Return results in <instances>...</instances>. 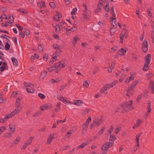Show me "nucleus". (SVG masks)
Wrapping results in <instances>:
<instances>
[{
  "mask_svg": "<svg viewBox=\"0 0 154 154\" xmlns=\"http://www.w3.org/2000/svg\"><path fill=\"white\" fill-rule=\"evenodd\" d=\"M132 103V101L131 100L122 103L120 106V108L122 110V112L125 113L129 110L132 109L131 106Z\"/></svg>",
  "mask_w": 154,
  "mask_h": 154,
  "instance_id": "1",
  "label": "nucleus"
},
{
  "mask_svg": "<svg viewBox=\"0 0 154 154\" xmlns=\"http://www.w3.org/2000/svg\"><path fill=\"white\" fill-rule=\"evenodd\" d=\"M66 66V61L65 60H62L61 61L57 63L53 66L54 69H57L60 70L63 68H64Z\"/></svg>",
  "mask_w": 154,
  "mask_h": 154,
  "instance_id": "2",
  "label": "nucleus"
},
{
  "mask_svg": "<svg viewBox=\"0 0 154 154\" xmlns=\"http://www.w3.org/2000/svg\"><path fill=\"white\" fill-rule=\"evenodd\" d=\"M91 121V119L90 116L88 117V118L87 119L85 122L83 123L82 125V134H84L87 131V128L89 125V123Z\"/></svg>",
  "mask_w": 154,
  "mask_h": 154,
  "instance_id": "3",
  "label": "nucleus"
},
{
  "mask_svg": "<svg viewBox=\"0 0 154 154\" xmlns=\"http://www.w3.org/2000/svg\"><path fill=\"white\" fill-rule=\"evenodd\" d=\"M103 121V118L102 116L94 120L93 122L90 125V129H92L94 126L95 127H98L101 124Z\"/></svg>",
  "mask_w": 154,
  "mask_h": 154,
  "instance_id": "4",
  "label": "nucleus"
},
{
  "mask_svg": "<svg viewBox=\"0 0 154 154\" xmlns=\"http://www.w3.org/2000/svg\"><path fill=\"white\" fill-rule=\"evenodd\" d=\"M91 17V11L90 10L86 12H83V17L81 20L82 21L86 22L88 21Z\"/></svg>",
  "mask_w": 154,
  "mask_h": 154,
  "instance_id": "5",
  "label": "nucleus"
},
{
  "mask_svg": "<svg viewBox=\"0 0 154 154\" xmlns=\"http://www.w3.org/2000/svg\"><path fill=\"white\" fill-rule=\"evenodd\" d=\"M112 146V143L107 142L104 143L101 146V150L103 151H105L108 149Z\"/></svg>",
  "mask_w": 154,
  "mask_h": 154,
  "instance_id": "6",
  "label": "nucleus"
},
{
  "mask_svg": "<svg viewBox=\"0 0 154 154\" xmlns=\"http://www.w3.org/2000/svg\"><path fill=\"white\" fill-rule=\"evenodd\" d=\"M57 98L58 100L62 102L65 104L70 103L71 104H73L72 102L70 101L69 100L65 99L64 97L60 95H57Z\"/></svg>",
  "mask_w": 154,
  "mask_h": 154,
  "instance_id": "7",
  "label": "nucleus"
},
{
  "mask_svg": "<svg viewBox=\"0 0 154 154\" xmlns=\"http://www.w3.org/2000/svg\"><path fill=\"white\" fill-rule=\"evenodd\" d=\"M151 103L150 102H149L148 103V105L147 106L148 111L146 112L144 116V118L145 119H146L147 118L148 116L149 113L151 111Z\"/></svg>",
  "mask_w": 154,
  "mask_h": 154,
  "instance_id": "8",
  "label": "nucleus"
},
{
  "mask_svg": "<svg viewBox=\"0 0 154 154\" xmlns=\"http://www.w3.org/2000/svg\"><path fill=\"white\" fill-rule=\"evenodd\" d=\"M148 45L147 41H144L143 43L142 46V49L143 52H146L148 49Z\"/></svg>",
  "mask_w": 154,
  "mask_h": 154,
  "instance_id": "9",
  "label": "nucleus"
},
{
  "mask_svg": "<svg viewBox=\"0 0 154 154\" xmlns=\"http://www.w3.org/2000/svg\"><path fill=\"white\" fill-rule=\"evenodd\" d=\"M53 107V106L51 104H45L40 106V109L42 111L51 109Z\"/></svg>",
  "mask_w": 154,
  "mask_h": 154,
  "instance_id": "10",
  "label": "nucleus"
},
{
  "mask_svg": "<svg viewBox=\"0 0 154 154\" xmlns=\"http://www.w3.org/2000/svg\"><path fill=\"white\" fill-rule=\"evenodd\" d=\"M21 109L15 108V109L10 113V117H13L14 116L19 114L20 112Z\"/></svg>",
  "mask_w": 154,
  "mask_h": 154,
  "instance_id": "11",
  "label": "nucleus"
},
{
  "mask_svg": "<svg viewBox=\"0 0 154 154\" xmlns=\"http://www.w3.org/2000/svg\"><path fill=\"white\" fill-rule=\"evenodd\" d=\"M110 21L111 24V26L117 28V22H116V19L115 18L111 17L110 18Z\"/></svg>",
  "mask_w": 154,
  "mask_h": 154,
  "instance_id": "12",
  "label": "nucleus"
},
{
  "mask_svg": "<svg viewBox=\"0 0 154 154\" xmlns=\"http://www.w3.org/2000/svg\"><path fill=\"white\" fill-rule=\"evenodd\" d=\"M20 97H17L16 99V102L15 103L14 105L15 108L18 109L20 108V109H22V106L20 105Z\"/></svg>",
  "mask_w": 154,
  "mask_h": 154,
  "instance_id": "13",
  "label": "nucleus"
},
{
  "mask_svg": "<svg viewBox=\"0 0 154 154\" xmlns=\"http://www.w3.org/2000/svg\"><path fill=\"white\" fill-rule=\"evenodd\" d=\"M126 91L127 92L125 94V95L128 97H130L132 96L134 94V92L133 89L131 88H130L128 87L127 89L126 90Z\"/></svg>",
  "mask_w": 154,
  "mask_h": 154,
  "instance_id": "14",
  "label": "nucleus"
},
{
  "mask_svg": "<svg viewBox=\"0 0 154 154\" xmlns=\"http://www.w3.org/2000/svg\"><path fill=\"white\" fill-rule=\"evenodd\" d=\"M54 138V135L53 134H50L48 137V139L46 142L47 144H50Z\"/></svg>",
  "mask_w": 154,
  "mask_h": 154,
  "instance_id": "15",
  "label": "nucleus"
},
{
  "mask_svg": "<svg viewBox=\"0 0 154 154\" xmlns=\"http://www.w3.org/2000/svg\"><path fill=\"white\" fill-rule=\"evenodd\" d=\"M89 143L87 141L85 142L82 143L80 145L78 146L76 149L77 150H78L80 149L84 148L85 146L88 145Z\"/></svg>",
  "mask_w": 154,
  "mask_h": 154,
  "instance_id": "16",
  "label": "nucleus"
},
{
  "mask_svg": "<svg viewBox=\"0 0 154 154\" xmlns=\"http://www.w3.org/2000/svg\"><path fill=\"white\" fill-rule=\"evenodd\" d=\"M83 101L81 100H75L73 101V104L77 106H80L83 103Z\"/></svg>",
  "mask_w": 154,
  "mask_h": 154,
  "instance_id": "17",
  "label": "nucleus"
},
{
  "mask_svg": "<svg viewBox=\"0 0 154 154\" xmlns=\"http://www.w3.org/2000/svg\"><path fill=\"white\" fill-rule=\"evenodd\" d=\"M149 87L152 93L154 94V82L152 81H150Z\"/></svg>",
  "mask_w": 154,
  "mask_h": 154,
  "instance_id": "18",
  "label": "nucleus"
},
{
  "mask_svg": "<svg viewBox=\"0 0 154 154\" xmlns=\"http://www.w3.org/2000/svg\"><path fill=\"white\" fill-rule=\"evenodd\" d=\"M126 53V51L124 50L123 48H121L120 50H119L117 54L121 56H122L125 54Z\"/></svg>",
  "mask_w": 154,
  "mask_h": 154,
  "instance_id": "19",
  "label": "nucleus"
},
{
  "mask_svg": "<svg viewBox=\"0 0 154 154\" xmlns=\"http://www.w3.org/2000/svg\"><path fill=\"white\" fill-rule=\"evenodd\" d=\"M141 122L142 121L140 119H138L136 121V123L133 126L132 128L133 129L137 128L140 126Z\"/></svg>",
  "mask_w": 154,
  "mask_h": 154,
  "instance_id": "20",
  "label": "nucleus"
},
{
  "mask_svg": "<svg viewBox=\"0 0 154 154\" xmlns=\"http://www.w3.org/2000/svg\"><path fill=\"white\" fill-rule=\"evenodd\" d=\"M61 15L60 14L57 12V14L54 16L53 18L56 21H58L60 20V18H61Z\"/></svg>",
  "mask_w": 154,
  "mask_h": 154,
  "instance_id": "21",
  "label": "nucleus"
},
{
  "mask_svg": "<svg viewBox=\"0 0 154 154\" xmlns=\"http://www.w3.org/2000/svg\"><path fill=\"white\" fill-rule=\"evenodd\" d=\"M139 82V80H138L135 81L132 83L131 86L129 87H128V88L133 90V89L137 85V84Z\"/></svg>",
  "mask_w": 154,
  "mask_h": 154,
  "instance_id": "22",
  "label": "nucleus"
},
{
  "mask_svg": "<svg viewBox=\"0 0 154 154\" xmlns=\"http://www.w3.org/2000/svg\"><path fill=\"white\" fill-rule=\"evenodd\" d=\"M113 87V83L107 84L103 87L106 91L107 90Z\"/></svg>",
  "mask_w": 154,
  "mask_h": 154,
  "instance_id": "23",
  "label": "nucleus"
},
{
  "mask_svg": "<svg viewBox=\"0 0 154 154\" xmlns=\"http://www.w3.org/2000/svg\"><path fill=\"white\" fill-rule=\"evenodd\" d=\"M116 139V138L115 136L110 135H109V141L110 142L112 143V145H113L114 141Z\"/></svg>",
  "mask_w": 154,
  "mask_h": 154,
  "instance_id": "24",
  "label": "nucleus"
},
{
  "mask_svg": "<svg viewBox=\"0 0 154 154\" xmlns=\"http://www.w3.org/2000/svg\"><path fill=\"white\" fill-rule=\"evenodd\" d=\"M47 72L46 71H42L41 73V75L39 76V79L41 80L43 79L46 76Z\"/></svg>",
  "mask_w": 154,
  "mask_h": 154,
  "instance_id": "25",
  "label": "nucleus"
},
{
  "mask_svg": "<svg viewBox=\"0 0 154 154\" xmlns=\"http://www.w3.org/2000/svg\"><path fill=\"white\" fill-rule=\"evenodd\" d=\"M79 40V38L77 36H75L73 37V40L72 42V44L73 46H74L76 43L77 41Z\"/></svg>",
  "mask_w": 154,
  "mask_h": 154,
  "instance_id": "26",
  "label": "nucleus"
},
{
  "mask_svg": "<svg viewBox=\"0 0 154 154\" xmlns=\"http://www.w3.org/2000/svg\"><path fill=\"white\" fill-rule=\"evenodd\" d=\"M21 138L19 137H17L16 139L14 140L11 143L12 146H14V145L18 143L20 140Z\"/></svg>",
  "mask_w": 154,
  "mask_h": 154,
  "instance_id": "27",
  "label": "nucleus"
},
{
  "mask_svg": "<svg viewBox=\"0 0 154 154\" xmlns=\"http://www.w3.org/2000/svg\"><path fill=\"white\" fill-rule=\"evenodd\" d=\"M26 90L28 92L32 93L34 91L33 87H32L31 86L30 87H29L28 88H26Z\"/></svg>",
  "mask_w": 154,
  "mask_h": 154,
  "instance_id": "28",
  "label": "nucleus"
},
{
  "mask_svg": "<svg viewBox=\"0 0 154 154\" xmlns=\"http://www.w3.org/2000/svg\"><path fill=\"white\" fill-rule=\"evenodd\" d=\"M11 59L13 65L15 66H17L18 64L17 60L15 58L11 57Z\"/></svg>",
  "mask_w": 154,
  "mask_h": 154,
  "instance_id": "29",
  "label": "nucleus"
},
{
  "mask_svg": "<svg viewBox=\"0 0 154 154\" xmlns=\"http://www.w3.org/2000/svg\"><path fill=\"white\" fill-rule=\"evenodd\" d=\"M60 109V102H58L56 106L54 111L56 112H58Z\"/></svg>",
  "mask_w": 154,
  "mask_h": 154,
  "instance_id": "30",
  "label": "nucleus"
},
{
  "mask_svg": "<svg viewBox=\"0 0 154 154\" xmlns=\"http://www.w3.org/2000/svg\"><path fill=\"white\" fill-rule=\"evenodd\" d=\"M134 79V76L133 75H131L130 77H128L127 78L125 81V83H128L130 81L133 80Z\"/></svg>",
  "mask_w": 154,
  "mask_h": 154,
  "instance_id": "31",
  "label": "nucleus"
},
{
  "mask_svg": "<svg viewBox=\"0 0 154 154\" xmlns=\"http://www.w3.org/2000/svg\"><path fill=\"white\" fill-rule=\"evenodd\" d=\"M15 125L14 124H13L10 125V132L13 133L15 132Z\"/></svg>",
  "mask_w": 154,
  "mask_h": 154,
  "instance_id": "32",
  "label": "nucleus"
},
{
  "mask_svg": "<svg viewBox=\"0 0 154 154\" xmlns=\"http://www.w3.org/2000/svg\"><path fill=\"white\" fill-rule=\"evenodd\" d=\"M145 63H149L150 61L151 60V55L150 54H148L145 57Z\"/></svg>",
  "mask_w": 154,
  "mask_h": 154,
  "instance_id": "33",
  "label": "nucleus"
},
{
  "mask_svg": "<svg viewBox=\"0 0 154 154\" xmlns=\"http://www.w3.org/2000/svg\"><path fill=\"white\" fill-rule=\"evenodd\" d=\"M106 5L104 7V9L106 12H108L109 11V2L107 1H106Z\"/></svg>",
  "mask_w": 154,
  "mask_h": 154,
  "instance_id": "34",
  "label": "nucleus"
},
{
  "mask_svg": "<svg viewBox=\"0 0 154 154\" xmlns=\"http://www.w3.org/2000/svg\"><path fill=\"white\" fill-rule=\"evenodd\" d=\"M149 63L147 62L145 63L144 64V66L143 68V70L147 71L149 68Z\"/></svg>",
  "mask_w": 154,
  "mask_h": 154,
  "instance_id": "35",
  "label": "nucleus"
},
{
  "mask_svg": "<svg viewBox=\"0 0 154 154\" xmlns=\"http://www.w3.org/2000/svg\"><path fill=\"white\" fill-rule=\"evenodd\" d=\"M120 35L125 38H127L128 36L127 34L126 33V30L125 29H123Z\"/></svg>",
  "mask_w": 154,
  "mask_h": 154,
  "instance_id": "36",
  "label": "nucleus"
},
{
  "mask_svg": "<svg viewBox=\"0 0 154 154\" xmlns=\"http://www.w3.org/2000/svg\"><path fill=\"white\" fill-rule=\"evenodd\" d=\"M73 27H72V28L69 29V30L70 31H71L72 32H75L77 30V28L76 27V24L75 23L73 24Z\"/></svg>",
  "mask_w": 154,
  "mask_h": 154,
  "instance_id": "37",
  "label": "nucleus"
},
{
  "mask_svg": "<svg viewBox=\"0 0 154 154\" xmlns=\"http://www.w3.org/2000/svg\"><path fill=\"white\" fill-rule=\"evenodd\" d=\"M53 48L56 50H58L60 49V46L57 43H54L53 45Z\"/></svg>",
  "mask_w": 154,
  "mask_h": 154,
  "instance_id": "38",
  "label": "nucleus"
},
{
  "mask_svg": "<svg viewBox=\"0 0 154 154\" xmlns=\"http://www.w3.org/2000/svg\"><path fill=\"white\" fill-rule=\"evenodd\" d=\"M33 138L34 137H30L26 143L28 145H30L32 141L33 140Z\"/></svg>",
  "mask_w": 154,
  "mask_h": 154,
  "instance_id": "39",
  "label": "nucleus"
},
{
  "mask_svg": "<svg viewBox=\"0 0 154 154\" xmlns=\"http://www.w3.org/2000/svg\"><path fill=\"white\" fill-rule=\"evenodd\" d=\"M106 0H100L98 3L97 6L101 7L103 5V3L106 2Z\"/></svg>",
  "mask_w": 154,
  "mask_h": 154,
  "instance_id": "40",
  "label": "nucleus"
},
{
  "mask_svg": "<svg viewBox=\"0 0 154 154\" xmlns=\"http://www.w3.org/2000/svg\"><path fill=\"white\" fill-rule=\"evenodd\" d=\"M117 28H115L114 27H112L111 26V28L110 29V32L111 35H112L116 31Z\"/></svg>",
  "mask_w": 154,
  "mask_h": 154,
  "instance_id": "41",
  "label": "nucleus"
},
{
  "mask_svg": "<svg viewBox=\"0 0 154 154\" xmlns=\"http://www.w3.org/2000/svg\"><path fill=\"white\" fill-rule=\"evenodd\" d=\"M0 37L3 38H5L7 39V41L8 42H10V40H9L8 38H10V37L8 35H6L5 34H2L0 36Z\"/></svg>",
  "mask_w": 154,
  "mask_h": 154,
  "instance_id": "42",
  "label": "nucleus"
},
{
  "mask_svg": "<svg viewBox=\"0 0 154 154\" xmlns=\"http://www.w3.org/2000/svg\"><path fill=\"white\" fill-rule=\"evenodd\" d=\"M89 84L87 80L85 81L83 83V86L84 88H88L89 86Z\"/></svg>",
  "mask_w": 154,
  "mask_h": 154,
  "instance_id": "43",
  "label": "nucleus"
},
{
  "mask_svg": "<svg viewBox=\"0 0 154 154\" xmlns=\"http://www.w3.org/2000/svg\"><path fill=\"white\" fill-rule=\"evenodd\" d=\"M114 129V128L112 126H111L110 128L109 129L108 131V135H111V133L113 131Z\"/></svg>",
  "mask_w": 154,
  "mask_h": 154,
  "instance_id": "44",
  "label": "nucleus"
},
{
  "mask_svg": "<svg viewBox=\"0 0 154 154\" xmlns=\"http://www.w3.org/2000/svg\"><path fill=\"white\" fill-rule=\"evenodd\" d=\"M60 53L58 51H55L53 56V57L55 58H57V57L60 55Z\"/></svg>",
  "mask_w": 154,
  "mask_h": 154,
  "instance_id": "45",
  "label": "nucleus"
},
{
  "mask_svg": "<svg viewBox=\"0 0 154 154\" xmlns=\"http://www.w3.org/2000/svg\"><path fill=\"white\" fill-rule=\"evenodd\" d=\"M135 140L136 141L137 144L136 146V147L138 148L140 146L139 139L138 138L135 137Z\"/></svg>",
  "mask_w": 154,
  "mask_h": 154,
  "instance_id": "46",
  "label": "nucleus"
},
{
  "mask_svg": "<svg viewBox=\"0 0 154 154\" xmlns=\"http://www.w3.org/2000/svg\"><path fill=\"white\" fill-rule=\"evenodd\" d=\"M55 28L56 29V31L57 32H59L60 31V27L58 25H55Z\"/></svg>",
  "mask_w": 154,
  "mask_h": 154,
  "instance_id": "47",
  "label": "nucleus"
},
{
  "mask_svg": "<svg viewBox=\"0 0 154 154\" xmlns=\"http://www.w3.org/2000/svg\"><path fill=\"white\" fill-rule=\"evenodd\" d=\"M83 6L85 8V9L83 11V12L88 11V6L84 2L82 3Z\"/></svg>",
  "mask_w": 154,
  "mask_h": 154,
  "instance_id": "48",
  "label": "nucleus"
},
{
  "mask_svg": "<svg viewBox=\"0 0 154 154\" xmlns=\"http://www.w3.org/2000/svg\"><path fill=\"white\" fill-rule=\"evenodd\" d=\"M38 95L39 97L42 99H44L45 98V95L42 93H39Z\"/></svg>",
  "mask_w": 154,
  "mask_h": 154,
  "instance_id": "49",
  "label": "nucleus"
},
{
  "mask_svg": "<svg viewBox=\"0 0 154 154\" xmlns=\"http://www.w3.org/2000/svg\"><path fill=\"white\" fill-rule=\"evenodd\" d=\"M5 49L6 50H8L10 48V45L8 43L6 42L5 47Z\"/></svg>",
  "mask_w": 154,
  "mask_h": 154,
  "instance_id": "50",
  "label": "nucleus"
},
{
  "mask_svg": "<svg viewBox=\"0 0 154 154\" xmlns=\"http://www.w3.org/2000/svg\"><path fill=\"white\" fill-rule=\"evenodd\" d=\"M105 129V128L104 127H103L101 128V129L98 132V134H99L101 135L103 133L104 130Z\"/></svg>",
  "mask_w": 154,
  "mask_h": 154,
  "instance_id": "51",
  "label": "nucleus"
},
{
  "mask_svg": "<svg viewBox=\"0 0 154 154\" xmlns=\"http://www.w3.org/2000/svg\"><path fill=\"white\" fill-rule=\"evenodd\" d=\"M76 130V128L75 127H73L69 131L72 134Z\"/></svg>",
  "mask_w": 154,
  "mask_h": 154,
  "instance_id": "52",
  "label": "nucleus"
},
{
  "mask_svg": "<svg viewBox=\"0 0 154 154\" xmlns=\"http://www.w3.org/2000/svg\"><path fill=\"white\" fill-rule=\"evenodd\" d=\"M77 8H74L72 11L71 12V14L72 15L75 14V12L77 11Z\"/></svg>",
  "mask_w": 154,
  "mask_h": 154,
  "instance_id": "53",
  "label": "nucleus"
},
{
  "mask_svg": "<svg viewBox=\"0 0 154 154\" xmlns=\"http://www.w3.org/2000/svg\"><path fill=\"white\" fill-rule=\"evenodd\" d=\"M24 85H25V86L27 88H28L29 87H30V86H32L33 87L34 86L33 85L30 84V83H27L24 82Z\"/></svg>",
  "mask_w": 154,
  "mask_h": 154,
  "instance_id": "54",
  "label": "nucleus"
},
{
  "mask_svg": "<svg viewBox=\"0 0 154 154\" xmlns=\"http://www.w3.org/2000/svg\"><path fill=\"white\" fill-rule=\"evenodd\" d=\"M71 134H72L70 132H69V131H68L67 132V133L65 134V137L67 138H68L70 137Z\"/></svg>",
  "mask_w": 154,
  "mask_h": 154,
  "instance_id": "55",
  "label": "nucleus"
},
{
  "mask_svg": "<svg viewBox=\"0 0 154 154\" xmlns=\"http://www.w3.org/2000/svg\"><path fill=\"white\" fill-rule=\"evenodd\" d=\"M38 51L40 52H41L43 51V48L40 44H39L38 45Z\"/></svg>",
  "mask_w": 154,
  "mask_h": 154,
  "instance_id": "56",
  "label": "nucleus"
},
{
  "mask_svg": "<svg viewBox=\"0 0 154 154\" xmlns=\"http://www.w3.org/2000/svg\"><path fill=\"white\" fill-rule=\"evenodd\" d=\"M41 112L40 111H38L35 113H34V116H38L41 115Z\"/></svg>",
  "mask_w": 154,
  "mask_h": 154,
  "instance_id": "57",
  "label": "nucleus"
},
{
  "mask_svg": "<svg viewBox=\"0 0 154 154\" xmlns=\"http://www.w3.org/2000/svg\"><path fill=\"white\" fill-rule=\"evenodd\" d=\"M125 77V75L124 74H122L121 76V78L119 79V81L120 82H122L123 81Z\"/></svg>",
  "mask_w": 154,
  "mask_h": 154,
  "instance_id": "58",
  "label": "nucleus"
},
{
  "mask_svg": "<svg viewBox=\"0 0 154 154\" xmlns=\"http://www.w3.org/2000/svg\"><path fill=\"white\" fill-rule=\"evenodd\" d=\"M115 66V64L113 62H111L109 64V68H112V69H113Z\"/></svg>",
  "mask_w": 154,
  "mask_h": 154,
  "instance_id": "59",
  "label": "nucleus"
},
{
  "mask_svg": "<svg viewBox=\"0 0 154 154\" xmlns=\"http://www.w3.org/2000/svg\"><path fill=\"white\" fill-rule=\"evenodd\" d=\"M18 11L20 12H21L22 13L26 14H27V12L26 11H25V10L24 9H19Z\"/></svg>",
  "mask_w": 154,
  "mask_h": 154,
  "instance_id": "60",
  "label": "nucleus"
},
{
  "mask_svg": "<svg viewBox=\"0 0 154 154\" xmlns=\"http://www.w3.org/2000/svg\"><path fill=\"white\" fill-rule=\"evenodd\" d=\"M106 90L103 87L100 90V92L101 93H106Z\"/></svg>",
  "mask_w": 154,
  "mask_h": 154,
  "instance_id": "61",
  "label": "nucleus"
},
{
  "mask_svg": "<svg viewBox=\"0 0 154 154\" xmlns=\"http://www.w3.org/2000/svg\"><path fill=\"white\" fill-rule=\"evenodd\" d=\"M57 60V58H55L53 57H52V58H51L50 61L49 62V64H51L53 62L56 61Z\"/></svg>",
  "mask_w": 154,
  "mask_h": 154,
  "instance_id": "62",
  "label": "nucleus"
},
{
  "mask_svg": "<svg viewBox=\"0 0 154 154\" xmlns=\"http://www.w3.org/2000/svg\"><path fill=\"white\" fill-rule=\"evenodd\" d=\"M16 26L17 28L18 29L21 31L22 30H23V28L22 27V26H20L19 24H16Z\"/></svg>",
  "mask_w": 154,
  "mask_h": 154,
  "instance_id": "63",
  "label": "nucleus"
},
{
  "mask_svg": "<svg viewBox=\"0 0 154 154\" xmlns=\"http://www.w3.org/2000/svg\"><path fill=\"white\" fill-rule=\"evenodd\" d=\"M101 8L100 7L97 6V8L95 10L94 12L95 13H98L100 11Z\"/></svg>",
  "mask_w": 154,
  "mask_h": 154,
  "instance_id": "64",
  "label": "nucleus"
}]
</instances>
